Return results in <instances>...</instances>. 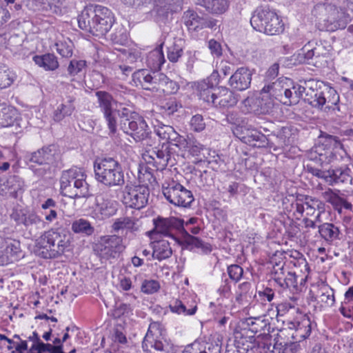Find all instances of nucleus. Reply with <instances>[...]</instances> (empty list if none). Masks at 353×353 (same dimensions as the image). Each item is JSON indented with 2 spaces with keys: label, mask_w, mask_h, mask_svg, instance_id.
I'll return each instance as SVG.
<instances>
[{
  "label": "nucleus",
  "mask_w": 353,
  "mask_h": 353,
  "mask_svg": "<svg viewBox=\"0 0 353 353\" xmlns=\"http://www.w3.org/2000/svg\"><path fill=\"white\" fill-rule=\"evenodd\" d=\"M114 21L110 10L96 4L86 6L78 17L79 28L96 37H102L108 32Z\"/></svg>",
  "instance_id": "f257e3e1"
},
{
  "label": "nucleus",
  "mask_w": 353,
  "mask_h": 353,
  "mask_svg": "<svg viewBox=\"0 0 353 353\" xmlns=\"http://www.w3.org/2000/svg\"><path fill=\"white\" fill-rule=\"evenodd\" d=\"M119 117L122 130L131 134L136 141H141L147 147L156 144V138L143 117L125 107L121 108Z\"/></svg>",
  "instance_id": "f03ea898"
},
{
  "label": "nucleus",
  "mask_w": 353,
  "mask_h": 353,
  "mask_svg": "<svg viewBox=\"0 0 353 353\" xmlns=\"http://www.w3.org/2000/svg\"><path fill=\"white\" fill-rule=\"evenodd\" d=\"M61 159V155L57 145H45L30 153L28 159L29 169L37 178L43 179L51 174L52 168L57 166Z\"/></svg>",
  "instance_id": "7ed1b4c3"
},
{
  "label": "nucleus",
  "mask_w": 353,
  "mask_h": 353,
  "mask_svg": "<svg viewBox=\"0 0 353 353\" xmlns=\"http://www.w3.org/2000/svg\"><path fill=\"white\" fill-rule=\"evenodd\" d=\"M70 245V236L63 231L50 230L37 241L38 255L43 259H55L64 254Z\"/></svg>",
  "instance_id": "20e7f679"
},
{
  "label": "nucleus",
  "mask_w": 353,
  "mask_h": 353,
  "mask_svg": "<svg viewBox=\"0 0 353 353\" xmlns=\"http://www.w3.org/2000/svg\"><path fill=\"white\" fill-rule=\"evenodd\" d=\"M97 181L106 188L122 187L125 184L124 172L120 163L112 157L96 160L94 163Z\"/></svg>",
  "instance_id": "39448f33"
},
{
  "label": "nucleus",
  "mask_w": 353,
  "mask_h": 353,
  "mask_svg": "<svg viewBox=\"0 0 353 353\" xmlns=\"http://www.w3.org/2000/svg\"><path fill=\"white\" fill-rule=\"evenodd\" d=\"M312 14L327 31L333 32L344 29L349 23L347 14H343L339 7L323 1H320L314 6Z\"/></svg>",
  "instance_id": "423d86ee"
},
{
  "label": "nucleus",
  "mask_w": 353,
  "mask_h": 353,
  "mask_svg": "<svg viewBox=\"0 0 353 353\" xmlns=\"http://www.w3.org/2000/svg\"><path fill=\"white\" fill-rule=\"evenodd\" d=\"M85 179V174L79 168L65 170L60 178L61 190L71 198L88 197L89 185Z\"/></svg>",
  "instance_id": "0eeeda50"
},
{
  "label": "nucleus",
  "mask_w": 353,
  "mask_h": 353,
  "mask_svg": "<svg viewBox=\"0 0 353 353\" xmlns=\"http://www.w3.org/2000/svg\"><path fill=\"white\" fill-rule=\"evenodd\" d=\"M252 28L268 35H278L284 30V24L276 12L268 8H257L250 19Z\"/></svg>",
  "instance_id": "6e6552de"
},
{
  "label": "nucleus",
  "mask_w": 353,
  "mask_h": 353,
  "mask_svg": "<svg viewBox=\"0 0 353 353\" xmlns=\"http://www.w3.org/2000/svg\"><path fill=\"white\" fill-rule=\"evenodd\" d=\"M272 265L271 275L272 279L283 289L299 290V276L295 272L290 270L288 265L282 258L275 254L270 260Z\"/></svg>",
  "instance_id": "1a4fd4ad"
},
{
  "label": "nucleus",
  "mask_w": 353,
  "mask_h": 353,
  "mask_svg": "<svg viewBox=\"0 0 353 353\" xmlns=\"http://www.w3.org/2000/svg\"><path fill=\"white\" fill-rule=\"evenodd\" d=\"M97 98L98 108L103 113L109 129V134H115L117 131V118L121 109L117 108L118 102L112 95L106 91H97L95 92Z\"/></svg>",
  "instance_id": "9d476101"
},
{
  "label": "nucleus",
  "mask_w": 353,
  "mask_h": 353,
  "mask_svg": "<svg viewBox=\"0 0 353 353\" xmlns=\"http://www.w3.org/2000/svg\"><path fill=\"white\" fill-rule=\"evenodd\" d=\"M162 192L165 199L176 206L187 208L194 201L192 192L173 180L163 184Z\"/></svg>",
  "instance_id": "9b49d317"
},
{
  "label": "nucleus",
  "mask_w": 353,
  "mask_h": 353,
  "mask_svg": "<svg viewBox=\"0 0 353 353\" xmlns=\"http://www.w3.org/2000/svg\"><path fill=\"white\" fill-rule=\"evenodd\" d=\"M330 49L331 46L325 42L312 40L303 47L302 53H299V56H303L304 63L320 67L326 62L325 58L328 56Z\"/></svg>",
  "instance_id": "f8f14e48"
},
{
  "label": "nucleus",
  "mask_w": 353,
  "mask_h": 353,
  "mask_svg": "<svg viewBox=\"0 0 353 353\" xmlns=\"http://www.w3.org/2000/svg\"><path fill=\"white\" fill-rule=\"evenodd\" d=\"M122 193L123 203L127 207L138 210L146 205L150 196V190L146 185L127 184Z\"/></svg>",
  "instance_id": "ddd939ff"
},
{
  "label": "nucleus",
  "mask_w": 353,
  "mask_h": 353,
  "mask_svg": "<svg viewBox=\"0 0 353 353\" xmlns=\"http://www.w3.org/2000/svg\"><path fill=\"white\" fill-rule=\"evenodd\" d=\"M234 134L242 142L252 147L263 148L266 145L272 147V143H269L265 135L255 128L246 126L237 127L234 131Z\"/></svg>",
  "instance_id": "4468645a"
},
{
  "label": "nucleus",
  "mask_w": 353,
  "mask_h": 353,
  "mask_svg": "<svg viewBox=\"0 0 353 353\" xmlns=\"http://www.w3.org/2000/svg\"><path fill=\"white\" fill-rule=\"evenodd\" d=\"M122 239L117 235L106 236L101 238L99 247V254L102 259L117 258L124 250Z\"/></svg>",
  "instance_id": "2eb2a0df"
},
{
  "label": "nucleus",
  "mask_w": 353,
  "mask_h": 353,
  "mask_svg": "<svg viewBox=\"0 0 353 353\" xmlns=\"http://www.w3.org/2000/svg\"><path fill=\"white\" fill-rule=\"evenodd\" d=\"M339 144V138L335 136L325 134L321 135L318 143L312 149L314 152L321 157V161H331L334 155L332 152V147H336Z\"/></svg>",
  "instance_id": "dca6fc26"
},
{
  "label": "nucleus",
  "mask_w": 353,
  "mask_h": 353,
  "mask_svg": "<svg viewBox=\"0 0 353 353\" xmlns=\"http://www.w3.org/2000/svg\"><path fill=\"white\" fill-rule=\"evenodd\" d=\"M270 93L285 105H292V89L283 88L281 81H276L272 84L265 85L261 90V94Z\"/></svg>",
  "instance_id": "f3484780"
},
{
  "label": "nucleus",
  "mask_w": 353,
  "mask_h": 353,
  "mask_svg": "<svg viewBox=\"0 0 353 353\" xmlns=\"http://www.w3.org/2000/svg\"><path fill=\"white\" fill-rule=\"evenodd\" d=\"M15 218L18 224H23L30 233L37 235L45 227V222L33 212L22 213L21 214H16Z\"/></svg>",
  "instance_id": "a211bd4d"
},
{
  "label": "nucleus",
  "mask_w": 353,
  "mask_h": 353,
  "mask_svg": "<svg viewBox=\"0 0 353 353\" xmlns=\"http://www.w3.org/2000/svg\"><path fill=\"white\" fill-rule=\"evenodd\" d=\"M154 229L150 232V234H160L166 236H172L171 232L173 229H178L181 227L182 223L180 219L171 216L162 218L159 216L154 219Z\"/></svg>",
  "instance_id": "6ab92c4d"
},
{
  "label": "nucleus",
  "mask_w": 353,
  "mask_h": 353,
  "mask_svg": "<svg viewBox=\"0 0 353 353\" xmlns=\"http://www.w3.org/2000/svg\"><path fill=\"white\" fill-rule=\"evenodd\" d=\"M252 76V74L248 68H239L230 77L228 84L234 90H245L251 84Z\"/></svg>",
  "instance_id": "aec40b11"
},
{
  "label": "nucleus",
  "mask_w": 353,
  "mask_h": 353,
  "mask_svg": "<svg viewBox=\"0 0 353 353\" xmlns=\"http://www.w3.org/2000/svg\"><path fill=\"white\" fill-rule=\"evenodd\" d=\"M239 95L226 87H219L213 106L219 108H230L236 105Z\"/></svg>",
  "instance_id": "412c9836"
},
{
  "label": "nucleus",
  "mask_w": 353,
  "mask_h": 353,
  "mask_svg": "<svg viewBox=\"0 0 353 353\" xmlns=\"http://www.w3.org/2000/svg\"><path fill=\"white\" fill-rule=\"evenodd\" d=\"M158 73L147 69L138 70L132 74V81L137 87L153 92Z\"/></svg>",
  "instance_id": "4be33fe9"
},
{
  "label": "nucleus",
  "mask_w": 353,
  "mask_h": 353,
  "mask_svg": "<svg viewBox=\"0 0 353 353\" xmlns=\"http://www.w3.org/2000/svg\"><path fill=\"white\" fill-rule=\"evenodd\" d=\"M353 176L352 170L349 168L330 170V174L328 177V184H343L345 187H350L352 185Z\"/></svg>",
  "instance_id": "5701e85b"
},
{
  "label": "nucleus",
  "mask_w": 353,
  "mask_h": 353,
  "mask_svg": "<svg viewBox=\"0 0 353 353\" xmlns=\"http://www.w3.org/2000/svg\"><path fill=\"white\" fill-rule=\"evenodd\" d=\"M153 92H162L165 94H174L179 90V85L176 82L170 79L165 74L159 72L157 74V79Z\"/></svg>",
  "instance_id": "b1692460"
},
{
  "label": "nucleus",
  "mask_w": 353,
  "mask_h": 353,
  "mask_svg": "<svg viewBox=\"0 0 353 353\" xmlns=\"http://www.w3.org/2000/svg\"><path fill=\"white\" fill-rule=\"evenodd\" d=\"M155 167L158 170H163L168 165L173 166L175 159L168 145L163 144L156 151Z\"/></svg>",
  "instance_id": "393cba45"
},
{
  "label": "nucleus",
  "mask_w": 353,
  "mask_h": 353,
  "mask_svg": "<svg viewBox=\"0 0 353 353\" xmlns=\"http://www.w3.org/2000/svg\"><path fill=\"white\" fill-rule=\"evenodd\" d=\"M76 98L74 96H67L63 102L57 106L53 112V120L56 122L61 121L66 117L72 115L75 110L74 104Z\"/></svg>",
  "instance_id": "a878e982"
},
{
  "label": "nucleus",
  "mask_w": 353,
  "mask_h": 353,
  "mask_svg": "<svg viewBox=\"0 0 353 353\" xmlns=\"http://www.w3.org/2000/svg\"><path fill=\"white\" fill-rule=\"evenodd\" d=\"M21 254L20 242L10 240L6 242V246L2 254L0 253V265H4L12 263L19 257Z\"/></svg>",
  "instance_id": "bb28decb"
},
{
  "label": "nucleus",
  "mask_w": 353,
  "mask_h": 353,
  "mask_svg": "<svg viewBox=\"0 0 353 353\" xmlns=\"http://www.w3.org/2000/svg\"><path fill=\"white\" fill-rule=\"evenodd\" d=\"M142 347L146 353H168L163 342L154 337L151 327L143 339Z\"/></svg>",
  "instance_id": "cd10ccee"
},
{
  "label": "nucleus",
  "mask_w": 353,
  "mask_h": 353,
  "mask_svg": "<svg viewBox=\"0 0 353 353\" xmlns=\"http://www.w3.org/2000/svg\"><path fill=\"white\" fill-rule=\"evenodd\" d=\"M23 181L21 177L12 175L2 183L1 191L5 194H9L13 197H17V192L21 191L23 187Z\"/></svg>",
  "instance_id": "c85d7f7f"
},
{
  "label": "nucleus",
  "mask_w": 353,
  "mask_h": 353,
  "mask_svg": "<svg viewBox=\"0 0 353 353\" xmlns=\"http://www.w3.org/2000/svg\"><path fill=\"white\" fill-rule=\"evenodd\" d=\"M339 95L337 92L332 88L324 86V94L322 101V108L325 107V110H336L339 111Z\"/></svg>",
  "instance_id": "c756f323"
},
{
  "label": "nucleus",
  "mask_w": 353,
  "mask_h": 353,
  "mask_svg": "<svg viewBox=\"0 0 353 353\" xmlns=\"http://www.w3.org/2000/svg\"><path fill=\"white\" fill-rule=\"evenodd\" d=\"M303 197L304 198L305 215L307 216H315L316 212L321 216V214L325 211V204L323 202L316 198L307 195H303Z\"/></svg>",
  "instance_id": "7c9ffc66"
},
{
  "label": "nucleus",
  "mask_w": 353,
  "mask_h": 353,
  "mask_svg": "<svg viewBox=\"0 0 353 353\" xmlns=\"http://www.w3.org/2000/svg\"><path fill=\"white\" fill-rule=\"evenodd\" d=\"M33 61L38 66L43 68L46 71L55 70L59 65L57 57L51 53L35 55L33 57Z\"/></svg>",
  "instance_id": "2f4dec72"
},
{
  "label": "nucleus",
  "mask_w": 353,
  "mask_h": 353,
  "mask_svg": "<svg viewBox=\"0 0 353 353\" xmlns=\"http://www.w3.org/2000/svg\"><path fill=\"white\" fill-rule=\"evenodd\" d=\"M323 94L324 87L323 88L309 87L304 95L303 100L314 108L322 109Z\"/></svg>",
  "instance_id": "473e14b6"
},
{
  "label": "nucleus",
  "mask_w": 353,
  "mask_h": 353,
  "mask_svg": "<svg viewBox=\"0 0 353 353\" xmlns=\"http://www.w3.org/2000/svg\"><path fill=\"white\" fill-rule=\"evenodd\" d=\"M172 250L170 243L166 240H160L154 243L152 256L159 261L168 259L171 256Z\"/></svg>",
  "instance_id": "72a5a7b5"
},
{
  "label": "nucleus",
  "mask_w": 353,
  "mask_h": 353,
  "mask_svg": "<svg viewBox=\"0 0 353 353\" xmlns=\"http://www.w3.org/2000/svg\"><path fill=\"white\" fill-rule=\"evenodd\" d=\"M182 19L189 30H197L202 28L203 19L194 10H188L185 11Z\"/></svg>",
  "instance_id": "f704fd0d"
},
{
  "label": "nucleus",
  "mask_w": 353,
  "mask_h": 353,
  "mask_svg": "<svg viewBox=\"0 0 353 353\" xmlns=\"http://www.w3.org/2000/svg\"><path fill=\"white\" fill-rule=\"evenodd\" d=\"M97 206L101 214L105 217L114 215L117 212V203L103 196H98L96 199Z\"/></svg>",
  "instance_id": "c9c22d12"
},
{
  "label": "nucleus",
  "mask_w": 353,
  "mask_h": 353,
  "mask_svg": "<svg viewBox=\"0 0 353 353\" xmlns=\"http://www.w3.org/2000/svg\"><path fill=\"white\" fill-rule=\"evenodd\" d=\"M200 4L214 14H222L229 7V0H201Z\"/></svg>",
  "instance_id": "e433bc0d"
},
{
  "label": "nucleus",
  "mask_w": 353,
  "mask_h": 353,
  "mask_svg": "<svg viewBox=\"0 0 353 353\" xmlns=\"http://www.w3.org/2000/svg\"><path fill=\"white\" fill-rule=\"evenodd\" d=\"M320 236L327 242L339 239V230L332 223H325L318 226Z\"/></svg>",
  "instance_id": "4c0bfd02"
},
{
  "label": "nucleus",
  "mask_w": 353,
  "mask_h": 353,
  "mask_svg": "<svg viewBox=\"0 0 353 353\" xmlns=\"http://www.w3.org/2000/svg\"><path fill=\"white\" fill-rule=\"evenodd\" d=\"M17 114V110L12 106L2 108L0 110V126L6 128L13 125Z\"/></svg>",
  "instance_id": "58836bf2"
},
{
  "label": "nucleus",
  "mask_w": 353,
  "mask_h": 353,
  "mask_svg": "<svg viewBox=\"0 0 353 353\" xmlns=\"http://www.w3.org/2000/svg\"><path fill=\"white\" fill-rule=\"evenodd\" d=\"M112 228L115 232L123 229L129 230L131 232H136L139 230V226L137 223V220L128 216H123L116 219Z\"/></svg>",
  "instance_id": "ea45409f"
},
{
  "label": "nucleus",
  "mask_w": 353,
  "mask_h": 353,
  "mask_svg": "<svg viewBox=\"0 0 353 353\" xmlns=\"http://www.w3.org/2000/svg\"><path fill=\"white\" fill-rule=\"evenodd\" d=\"M311 333V325L309 319L303 317L296 325L295 333L292 334V339L296 341H301L307 338Z\"/></svg>",
  "instance_id": "a19ab883"
},
{
  "label": "nucleus",
  "mask_w": 353,
  "mask_h": 353,
  "mask_svg": "<svg viewBox=\"0 0 353 353\" xmlns=\"http://www.w3.org/2000/svg\"><path fill=\"white\" fill-rule=\"evenodd\" d=\"M163 45V43L159 45L148 55L147 63L150 67L154 69L160 68L165 62Z\"/></svg>",
  "instance_id": "79ce46f5"
},
{
  "label": "nucleus",
  "mask_w": 353,
  "mask_h": 353,
  "mask_svg": "<svg viewBox=\"0 0 353 353\" xmlns=\"http://www.w3.org/2000/svg\"><path fill=\"white\" fill-rule=\"evenodd\" d=\"M71 229L74 233L83 236H90L94 232V228L88 221L83 219L74 221Z\"/></svg>",
  "instance_id": "37998d69"
},
{
  "label": "nucleus",
  "mask_w": 353,
  "mask_h": 353,
  "mask_svg": "<svg viewBox=\"0 0 353 353\" xmlns=\"http://www.w3.org/2000/svg\"><path fill=\"white\" fill-rule=\"evenodd\" d=\"M317 299L319 302L332 306L334 302V290L328 285L323 284L319 287Z\"/></svg>",
  "instance_id": "c03bdc74"
},
{
  "label": "nucleus",
  "mask_w": 353,
  "mask_h": 353,
  "mask_svg": "<svg viewBox=\"0 0 353 353\" xmlns=\"http://www.w3.org/2000/svg\"><path fill=\"white\" fill-rule=\"evenodd\" d=\"M184 243L190 249L193 248H200L203 253L208 254L212 252V245L208 243H205L198 237L188 234L184 239Z\"/></svg>",
  "instance_id": "a18cd8bd"
},
{
  "label": "nucleus",
  "mask_w": 353,
  "mask_h": 353,
  "mask_svg": "<svg viewBox=\"0 0 353 353\" xmlns=\"http://www.w3.org/2000/svg\"><path fill=\"white\" fill-rule=\"evenodd\" d=\"M198 90L199 92V98L206 103L213 105L216 93V88L209 87L205 82H201L198 85Z\"/></svg>",
  "instance_id": "49530a36"
},
{
  "label": "nucleus",
  "mask_w": 353,
  "mask_h": 353,
  "mask_svg": "<svg viewBox=\"0 0 353 353\" xmlns=\"http://www.w3.org/2000/svg\"><path fill=\"white\" fill-rule=\"evenodd\" d=\"M290 208L288 209V206L285 207L286 210L289 211L288 216L292 215L296 219H300L303 216L305 212L304 198L303 196L297 197L292 201L290 205Z\"/></svg>",
  "instance_id": "de8ad7c7"
},
{
  "label": "nucleus",
  "mask_w": 353,
  "mask_h": 353,
  "mask_svg": "<svg viewBox=\"0 0 353 353\" xmlns=\"http://www.w3.org/2000/svg\"><path fill=\"white\" fill-rule=\"evenodd\" d=\"M154 132L161 140L170 143L176 133L173 127L162 123L154 127Z\"/></svg>",
  "instance_id": "09e8293b"
},
{
  "label": "nucleus",
  "mask_w": 353,
  "mask_h": 353,
  "mask_svg": "<svg viewBox=\"0 0 353 353\" xmlns=\"http://www.w3.org/2000/svg\"><path fill=\"white\" fill-rule=\"evenodd\" d=\"M16 79L15 73L5 66L0 65V89L10 87Z\"/></svg>",
  "instance_id": "8fccbe9b"
},
{
  "label": "nucleus",
  "mask_w": 353,
  "mask_h": 353,
  "mask_svg": "<svg viewBox=\"0 0 353 353\" xmlns=\"http://www.w3.org/2000/svg\"><path fill=\"white\" fill-rule=\"evenodd\" d=\"M138 180L139 183H142L141 185H146L147 188H148V185L154 186L157 183L151 169L148 167H144L139 170Z\"/></svg>",
  "instance_id": "3c124183"
},
{
  "label": "nucleus",
  "mask_w": 353,
  "mask_h": 353,
  "mask_svg": "<svg viewBox=\"0 0 353 353\" xmlns=\"http://www.w3.org/2000/svg\"><path fill=\"white\" fill-rule=\"evenodd\" d=\"M170 308L172 312L178 314L192 315L195 314L197 307L196 305H193L190 308L187 309L186 305L181 300L176 299L170 305Z\"/></svg>",
  "instance_id": "603ef678"
},
{
  "label": "nucleus",
  "mask_w": 353,
  "mask_h": 353,
  "mask_svg": "<svg viewBox=\"0 0 353 353\" xmlns=\"http://www.w3.org/2000/svg\"><path fill=\"white\" fill-rule=\"evenodd\" d=\"M221 341L219 337L201 343V353H221Z\"/></svg>",
  "instance_id": "864d4df0"
},
{
  "label": "nucleus",
  "mask_w": 353,
  "mask_h": 353,
  "mask_svg": "<svg viewBox=\"0 0 353 353\" xmlns=\"http://www.w3.org/2000/svg\"><path fill=\"white\" fill-rule=\"evenodd\" d=\"M57 51L63 57L69 58L72 55L73 44L70 40L56 43Z\"/></svg>",
  "instance_id": "5fc2aeb1"
},
{
  "label": "nucleus",
  "mask_w": 353,
  "mask_h": 353,
  "mask_svg": "<svg viewBox=\"0 0 353 353\" xmlns=\"http://www.w3.org/2000/svg\"><path fill=\"white\" fill-rule=\"evenodd\" d=\"M292 135L291 129L290 127L285 126L282 127L276 134V139H278V145L279 147H283L290 143V137Z\"/></svg>",
  "instance_id": "6e6d98bb"
},
{
  "label": "nucleus",
  "mask_w": 353,
  "mask_h": 353,
  "mask_svg": "<svg viewBox=\"0 0 353 353\" xmlns=\"http://www.w3.org/2000/svg\"><path fill=\"white\" fill-rule=\"evenodd\" d=\"M183 54V48L178 43H174L168 48L167 57L170 61L176 63Z\"/></svg>",
  "instance_id": "4d7b16f0"
},
{
  "label": "nucleus",
  "mask_w": 353,
  "mask_h": 353,
  "mask_svg": "<svg viewBox=\"0 0 353 353\" xmlns=\"http://www.w3.org/2000/svg\"><path fill=\"white\" fill-rule=\"evenodd\" d=\"M174 137L170 143L177 147L180 150L185 151L187 148H188L189 141H190V137H192V136L187 135L186 137H183L176 132Z\"/></svg>",
  "instance_id": "13d9d810"
},
{
  "label": "nucleus",
  "mask_w": 353,
  "mask_h": 353,
  "mask_svg": "<svg viewBox=\"0 0 353 353\" xmlns=\"http://www.w3.org/2000/svg\"><path fill=\"white\" fill-rule=\"evenodd\" d=\"M86 66V62L83 60H71L68 67V72L70 76H75L80 73Z\"/></svg>",
  "instance_id": "bf43d9fd"
},
{
  "label": "nucleus",
  "mask_w": 353,
  "mask_h": 353,
  "mask_svg": "<svg viewBox=\"0 0 353 353\" xmlns=\"http://www.w3.org/2000/svg\"><path fill=\"white\" fill-rule=\"evenodd\" d=\"M307 170L312 174L314 176H316L319 178L323 179L327 183H328V177L330 174V170H322L321 167L315 166L312 164H307Z\"/></svg>",
  "instance_id": "052dcab7"
},
{
  "label": "nucleus",
  "mask_w": 353,
  "mask_h": 353,
  "mask_svg": "<svg viewBox=\"0 0 353 353\" xmlns=\"http://www.w3.org/2000/svg\"><path fill=\"white\" fill-rule=\"evenodd\" d=\"M160 288V285L155 280H145L141 285V290L145 294H153Z\"/></svg>",
  "instance_id": "680f3d73"
},
{
  "label": "nucleus",
  "mask_w": 353,
  "mask_h": 353,
  "mask_svg": "<svg viewBox=\"0 0 353 353\" xmlns=\"http://www.w3.org/2000/svg\"><path fill=\"white\" fill-rule=\"evenodd\" d=\"M175 0H154L157 12L161 14V12L164 11L166 13L172 11V6L175 3Z\"/></svg>",
  "instance_id": "e2e57ef3"
},
{
  "label": "nucleus",
  "mask_w": 353,
  "mask_h": 353,
  "mask_svg": "<svg viewBox=\"0 0 353 353\" xmlns=\"http://www.w3.org/2000/svg\"><path fill=\"white\" fill-rule=\"evenodd\" d=\"M188 148L187 150L192 156H199L203 150L204 146L200 143L194 137H190Z\"/></svg>",
  "instance_id": "0e129e2a"
},
{
  "label": "nucleus",
  "mask_w": 353,
  "mask_h": 353,
  "mask_svg": "<svg viewBox=\"0 0 353 353\" xmlns=\"http://www.w3.org/2000/svg\"><path fill=\"white\" fill-rule=\"evenodd\" d=\"M246 323L250 327V330L254 333L260 332L261 328L265 325L264 321L259 317L248 318L246 319Z\"/></svg>",
  "instance_id": "69168bd1"
},
{
  "label": "nucleus",
  "mask_w": 353,
  "mask_h": 353,
  "mask_svg": "<svg viewBox=\"0 0 353 353\" xmlns=\"http://www.w3.org/2000/svg\"><path fill=\"white\" fill-rule=\"evenodd\" d=\"M230 278L235 282L239 281L243 274V268L239 265H231L228 268Z\"/></svg>",
  "instance_id": "338daca9"
},
{
  "label": "nucleus",
  "mask_w": 353,
  "mask_h": 353,
  "mask_svg": "<svg viewBox=\"0 0 353 353\" xmlns=\"http://www.w3.org/2000/svg\"><path fill=\"white\" fill-rule=\"evenodd\" d=\"M191 129L195 132H201L205 128V123L203 121V116L196 114L193 116L190 121Z\"/></svg>",
  "instance_id": "774afa93"
}]
</instances>
